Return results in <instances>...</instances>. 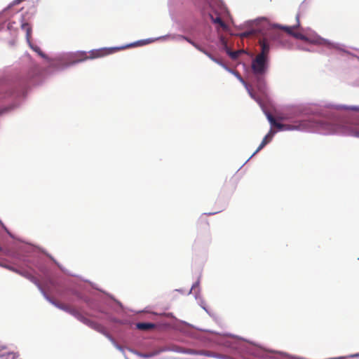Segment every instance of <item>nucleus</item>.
<instances>
[{"label":"nucleus","mask_w":359,"mask_h":359,"mask_svg":"<svg viewBox=\"0 0 359 359\" xmlns=\"http://www.w3.org/2000/svg\"><path fill=\"white\" fill-rule=\"evenodd\" d=\"M113 52H114V49H107V48H100V49L92 50L88 53H86L85 51L77 52L72 56V64L81 62L86 60H93V59L102 57L106 56Z\"/></svg>","instance_id":"1"},{"label":"nucleus","mask_w":359,"mask_h":359,"mask_svg":"<svg viewBox=\"0 0 359 359\" xmlns=\"http://www.w3.org/2000/svg\"><path fill=\"white\" fill-rule=\"evenodd\" d=\"M278 38V32L274 29H269L268 32L259 40V44L261 46V52L257 55L269 60L270 41L276 40Z\"/></svg>","instance_id":"2"},{"label":"nucleus","mask_w":359,"mask_h":359,"mask_svg":"<svg viewBox=\"0 0 359 359\" xmlns=\"http://www.w3.org/2000/svg\"><path fill=\"white\" fill-rule=\"evenodd\" d=\"M268 120L270 123L275 128L278 129L279 131L283 130H304L308 127L309 123L306 121H302L297 125H292V124H283L279 122H277L273 116L271 114L267 115Z\"/></svg>","instance_id":"3"},{"label":"nucleus","mask_w":359,"mask_h":359,"mask_svg":"<svg viewBox=\"0 0 359 359\" xmlns=\"http://www.w3.org/2000/svg\"><path fill=\"white\" fill-rule=\"evenodd\" d=\"M269 61V60L257 55L251 65L253 74L257 76H263L267 71Z\"/></svg>","instance_id":"4"},{"label":"nucleus","mask_w":359,"mask_h":359,"mask_svg":"<svg viewBox=\"0 0 359 359\" xmlns=\"http://www.w3.org/2000/svg\"><path fill=\"white\" fill-rule=\"evenodd\" d=\"M51 302L55 306H57V308H59V309H60L62 310H64V311H67V312L74 315V316H76L79 320H81L83 323L88 325L90 323V321L88 319H87L86 318L83 317L79 312H77L74 309L71 308L69 306L66 305V304H60V303L55 302Z\"/></svg>","instance_id":"5"},{"label":"nucleus","mask_w":359,"mask_h":359,"mask_svg":"<svg viewBox=\"0 0 359 359\" xmlns=\"http://www.w3.org/2000/svg\"><path fill=\"white\" fill-rule=\"evenodd\" d=\"M209 15L212 22L217 25V29L219 28H221L223 31H227L229 29L228 25L222 20L219 14L215 13L214 14L210 13Z\"/></svg>","instance_id":"6"},{"label":"nucleus","mask_w":359,"mask_h":359,"mask_svg":"<svg viewBox=\"0 0 359 359\" xmlns=\"http://www.w3.org/2000/svg\"><path fill=\"white\" fill-rule=\"evenodd\" d=\"M17 354L10 351L8 348L0 341V359H16Z\"/></svg>","instance_id":"7"},{"label":"nucleus","mask_w":359,"mask_h":359,"mask_svg":"<svg viewBox=\"0 0 359 359\" xmlns=\"http://www.w3.org/2000/svg\"><path fill=\"white\" fill-rule=\"evenodd\" d=\"M274 132H273L271 130L269 131V133L264 137L262 140L261 144L254 153L255 154L256 153L259 152L262 148H264L269 142H270L273 138Z\"/></svg>","instance_id":"8"},{"label":"nucleus","mask_w":359,"mask_h":359,"mask_svg":"<svg viewBox=\"0 0 359 359\" xmlns=\"http://www.w3.org/2000/svg\"><path fill=\"white\" fill-rule=\"evenodd\" d=\"M296 20H297V24L294 26H286V27H284V26H280V25H278L277 26L278 27H279L280 29H283L284 31H285L288 34L290 35H292V33H294L293 30L296 28H298L299 27V15L297 14L296 15Z\"/></svg>","instance_id":"9"},{"label":"nucleus","mask_w":359,"mask_h":359,"mask_svg":"<svg viewBox=\"0 0 359 359\" xmlns=\"http://www.w3.org/2000/svg\"><path fill=\"white\" fill-rule=\"evenodd\" d=\"M136 327L140 330H149L155 327V324L151 323H138Z\"/></svg>","instance_id":"10"},{"label":"nucleus","mask_w":359,"mask_h":359,"mask_svg":"<svg viewBox=\"0 0 359 359\" xmlns=\"http://www.w3.org/2000/svg\"><path fill=\"white\" fill-rule=\"evenodd\" d=\"M34 51L38 53L39 55H40L43 58H47V56L46 54H44L39 47L35 46H31Z\"/></svg>","instance_id":"11"},{"label":"nucleus","mask_w":359,"mask_h":359,"mask_svg":"<svg viewBox=\"0 0 359 359\" xmlns=\"http://www.w3.org/2000/svg\"><path fill=\"white\" fill-rule=\"evenodd\" d=\"M184 39H185L187 41H188L189 43H191L192 46H194L196 49H198V50H202V48L198 45L197 43H196L194 41H193L191 39L186 37V36H182Z\"/></svg>","instance_id":"12"},{"label":"nucleus","mask_w":359,"mask_h":359,"mask_svg":"<svg viewBox=\"0 0 359 359\" xmlns=\"http://www.w3.org/2000/svg\"><path fill=\"white\" fill-rule=\"evenodd\" d=\"M227 54L232 58V59H236L238 57L239 52L238 51H234L231 52L229 49L226 50Z\"/></svg>","instance_id":"13"},{"label":"nucleus","mask_w":359,"mask_h":359,"mask_svg":"<svg viewBox=\"0 0 359 359\" xmlns=\"http://www.w3.org/2000/svg\"><path fill=\"white\" fill-rule=\"evenodd\" d=\"M292 36L294 38L298 39H301V40H306V37L304 34H301L299 32H294V33H292Z\"/></svg>","instance_id":"14"},{"label":"nucleus","mask_w":359,"mask_h":359,"mask_svg":"<svg viewBox=\"0 0 359 359\" xmlns=\"http://www.w3.org/2000/svg\"><path fill=\"white\" fill-rule=\"evenodd\" d=\"M202 53L205 54L209 58H210L212 60H213L215 62H218L217 60L215 59L210 53L206 51L205 49L202 48V50H201Z\"/></svg>","instance_id":"15"},{"label":"nucleus","mask_w":359,"mask_h":359,"mask_svg":"<svg viewBox=\"0 0 359 359\" xmlns=\"http://www.w3.org/2000/svg\"><path fill=\"white\" fill-rule=\"evenodd\" d=\"M202 53L205 54L209 58H210L212 60H213L215 62H218L217 60L215 59L210 53L206 51L205 49L202 48V50H201Z\"/></svg>","instance_id":"16"},{"label":"nucleus","mask_w":359,"mask_h":359,"mask_svg":"<svg viewBox=\"0 0 359 359\" xmlns=\"http://www.w3.org/2000/svg\"><path fill=\"white\" fill-rule=\"evenodd\" d=\"M22 28L23 29H27V38L29 39L30 37V35H31V29L29 26L28 24H23L22 25Z\"/></svg>","instance_id":"17"},{"label":"nucleus","mask_w":359,"mask_h":359,"mask_svg":"<svg viewBox=\"0 0 359 359\" xmlns=\"http://www.w3.org/2000/svg\"><path fill=\"white\" fill-rule=\"evenodd\" d=\"M248 91V93L249 95H250V97L252 98H253L254 100H257V97L255 95V93H253L252 90L248 86V85L247 84V86H245Z\"/></svg>","instance_id":"18"},{"label":"nucleus","mask_w":359,"mask_h":359,"mask_svg":"<svg viewBox=\"0 0 359 359\" xmlns=\"http://www.w3.org/2000/svg\"><path fill=\"white\" fill-rule=\"evenodd\" d=\"M220 41H221L222 44L224 46V49L226 50H228L229 48L227 46V42L224 36H220Z\"/></svg>","instance_id":"19"},{"label":"nucleus","mask_w":359,"mask_h":359,"mask_svg":"<svg viewBox=\"0 0 359 359\" xmlns=\"http://www.w3.org/2000/svg\"><path fill=\"white\" fill-rule=\"evenodd\" d=\"M237 79H239V81L244 85L247 86V83L243 80V79L241 76V75L236 72Z\"/></svg>","instance_id":"20"},{"label":"nucleus","mask_w":359,"mask_h":359,"mask_svg":"<svg viewBox=\"0 0 359 359\" xmlns=\"http://www.w3.org/2000/svg\"><path fill=\"white\" fill-rule=\"evenodd\" d=\"M351 135L359 137V130H356L351 133Z\"/></svg>","instance_id":"21"},{"label":"nucleus","mask_w":359,"mask_h":359,"mask_svg":"<svg viewBox=\"0 0 359 359\" xmlns=\"http://www.w3.org/2000/svg\"><path fill=\"white\" fill-rule=\"evenodd\" d=\"M198 354H201V355H208L209 356L210 355L208 353V351H201L200 352L198 353Z\"/></svg>","instance_id":"22"},{"label":"nucleus","mask_w":359,"mask_h":359,"mask_svg":"<svg viewBox=\"0 0 359 359\" xmlns=\"http://www.w3.org/2000/svg\"><path fill=\"white\" fill-rule=\"evenodd\" d=\"M22 0H15V1H13V4H15V5L18 4H20V2H22Z\"/></svg>","instance_id":"23"}]
</instances>
